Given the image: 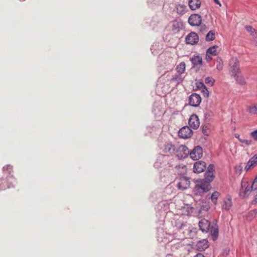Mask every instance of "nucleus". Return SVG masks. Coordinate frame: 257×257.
Segmentation results:
<instances>
[{
    "mask_svg": "<svg viewBox=\"0 0 257 257\" xmlns=\"http://www.w3.org/2000/svg\"><path fill=\"white\" fill-rule=\"evenodd\" d=\"M257 182V176H256L252 182H248L242 181L241 184V188L239 191V196L244 198L249 196L251 192H253L256 189L255 183Z\"/></svg>",
    "mask_w": 257,
    "mask_h": 257,
    "instance_id": "nucleus-1",
    "label": "nucleus"
},
{
    "mask_svg": "<svg viewBox=\"0 0 257 257\" xmlns=\"http://www.w3.org/2000/svg\"><path fill=\"white\" fill-rule=\"evenodd\" d=\"M210 185L208 182L204 180H197L196 181L195 185L193 189L194 193L197 195H201L204 192H206L210 190Z\"/></svg>",
    "mask_w": 257,
    "mask_h": 257,
    "instance_id": "nucleus-2",
    "label": "nucleus"
},
{
    "mask_svg": "<svg viewBox=\"0 0 257 257\" xmlns=\"http://www.w3.org/2000/svg\"><path fill=\"white\" fill-rule=\"evenodd\" d=\"M230 74L232 76H237V74L240 73L239 61L235 57L232 58L229 61Z\"/></svg>",
    "mask_w": 257,
    "mask_h": 257,
    "instance_id": "nucleus-3",
    "label": "nucleus"
},
{
    "mask_svg": "<svg viewBox=\"0 0 257 257\" xmlns=\"http://www.w3.org/2000/svg\"><path fill=\"white\" fill-rule=\"evenodd\" d=\"M190 158L194 160H198L200 159L203 155V151L201 147L197 146L189 152Z\"/></svg>",
    "mask_w": 257,
    "mask_h": 257,
    "instance_id": "nucleus-4",
    "label": "nucleus"
},
{
    "mask_svg": "<svg viewBox=\"0 0 257 257\" xmlns=\"http://www.w3.org/2000/svg\"><path fill=\"white\" fill-rule=\"evenodd\" d=\"M177 156L180 159L186 158L189 154V150L185 145H180L177 149Z\"/></svg>",
    "mask_w": 257,
    "mask_h": 257,
    "instance_id": "nucleus-5",
    "label": "nucleus"
},
{
    "mask_svg": "<svg viewBox=\"0 0 257 257\" xmlns=\"http://www.w3.org/2000/svg\"><path fill=\"white\" fill-rule=\"evenodd\" d=\"M192 135V131L189 126H185L182 127L178 132V136L182 139H188Z\"/></svg>",
    "mask_w": 257,
    "mask_h": 257,
    "instance_id": "nucleus-6",
    "label": "nucleus"
},
{
    "mask_svg": "<svg viewBox=\"0 0 257 257\" xmlns=\"http://www.w3.org/2000/svg\"><path fill=\"white\" fill-rule=\"evenodd\" d=\"M188 124L189 127H191L193 129H197L200 125V121L198 116L195 114H192L189 118Z\"/></svg>",
    "mask_w": 257,
    "mask_h": 257,
    "instance_id": "nucleus-7",
    "label": "nucleus"
},
{
    "mask_svg": "<svg viewBox=\"0 0 257 257\" xmlns=\"http://www.w3.org/2000/svg\"><path fill=\"white\" fill-rule=\"evenodd\" d=\"M201 21V17L198 14L191 15L188 19L189 24L192 26H197L200 25Z\"/></svg>",
    "mask_w": 257,
    "mask_h": 257,
    "instance_id": "nucleus-8",
    "label": "nucleus"
},
{
    "mask_svg": "<svg viewBox=\"0 0 257 257\" xmlns=\"http://www.w3.org/2000/svg\"><path fill=\"white\" fill-rule=\"evenodd\" d=\"M201 101V98L199 95L193 93L189 98V103L190 105L194 107L198 106Z\"/></svg>",
    "mask_w": 257,
    "mask_h": 257,
    "instance_id": "nucleus-9",
    "label": "nucleus"
},
{
    "mask_svg": "<svg viewBox=\"0 0 257 257\" xmlns=\"http://www.w3.org/2000/svg\"><path fill=\"white\" fill-rule=\"evenodd\" d=\"M199 41L198 35L195 32H191L186 37V42L188 44L194 45Z\"/></svg>",
    "mask_w": 257,
    "mask_h": 257,
    "instance_id": "nucleus-10",
    "label": "nucleus"
},
{
    "mask_svg": "<svg viewBox=\"0 0 257 257\" xmlns=\"http://www.w3.org/2000/svg\"><path fill=\"white\" fill-rule=\"evenodd\" d=\"M206 167V163L204 161H197L194 164L193 172L196 173H201L205 170Z\"/></svg>",
    "mask_w": 257,
    "mask_h": 257,
    "instance_id": "nucleus-11",
    "label": "nucleus"
},
{
    "mask_svg": "<svg viewBox=\"0 0 257 257\" xmlns=\"http://www.w3.org/2000/svg\"><path fill=\"white\" fill-rule=\"evenodd\" d=\"M257 164V155H254L247 163L244 170L248 171L249 170L253 168Z\"/></svg>",
    "mask_w": 257,
    "mask_h": 257,
    "instance_id": "nucleus-12",
    "label": "nucleus"
},
{
    "mask_svg": "<svg viewBox=\"0 0 257 257\" xmlns=\"http://www.w3.org/2000/svg\"><path fill=\"white\" fill-rule=\"evenodd\" d=\"M210 225V222L205 219H202L199 222L200 229L203 232H207L209 229Z\"/></svg>",
    "mask_w": 257,
    "mask_h": 257,
    "instance_id": "nucleus-13",
    "label": "nucleus"
},
{
    "mask_svg": "<svg viewBox=\"0 0 257 257\" xmlns=\"http://www.w3.org/2000/svg\"><path fill=\"white\" fill-rule=\"evenodd\" d=\"M190 186V181L186 178H183L178 184V188L180 190H184L187 189Z\"/></svg>",
    "mask_w": 257,
    "mask_h": 257,
    "instance_id": "nucleus-14",
    "label": "nucleus"
},
{
    "mask_svg": "<svg viewBox=\"0 0 257 257\" xmlns=\"http://www.w3.org/2000/svg\"><path fill=\"white\" fill-rule=\"evenodd\" d=\"M190 61L192 62L193 66H201L202 65V58L199 55H194L191 59Z\"/></svg>",
    "mask_w": 257,
    "mask_h": 257,
    "instance_id": "nucleus-15",
    "label": "nucleus"
},
{
    "mask_svg": "<svg viewBox=\"0 0 257 257\" xmlns=\"http://www.w3.org/2000/svg\"><path fill=\"white\" fill-rule=\"evenodd\" d=\"M182 27L183 24L182 22L175 21L172 23V30L174 33H176L179 32L182 29Z\"/></svg>",
    "mask_w": 257,
    "mask_h": 257,
    "instance_id": "nucleus-16",
    "label": "nucleus"
},
{
    "mask_svg": "<svg viewBox=\"0 0 257 257\" xmlns=\"http://www.w3.org/2000/svg\"><path fill=\"white\" fill-rule=\"evenodd\" d=\"M201 6L200 0H190L189 2V6L192 10H196L199 9Z\"/></svg>",
    "mask_w": 257,
    "mask_h": 257,
    "instance_id": "nucleus-17",
    "label": "nucleus"
},
{
    "mask_svg": "<svg viewBox=\"0 0 257 257\" xmlns=\"http://www.w3.org/2000/svg\"><path fill=\"white\" fill-rule=\"evenodd\" d=\"M209 246L208 241L203 239L198 242L197 244V249L200 251H202L208 248Z\"/></svg>",
    "mask_w": 257,
    "mask_h": 257,
    "instance_id": "nucleus-18",
    "label": "nucleus"
},
{
    "mask_svg": "<svg viewBox=\"0 0 257 257\" xmlns=\"http://www.w3.org/2000/svg\"><path fill=\"white\" fill-rule=\"evenodd\" d=\"M232 206V201L230 198H228L225 199L222 206V209L228 210Z\"/></svg>",
    "mask_w": 257,
    "mask_h": 257,
    "instance_id": "nucleus-19",
    "label": "nucleus"
},
{
    "mask_svg": "<svg viewBox=\"0 0 257 257\" xmlns=\"http://www.w3.org/2000/svg\"><path fill=\"white\" fill-rule=\"evenodd\" d=\"M187 7L184 5H177L176 6V12L177 14L182 15L185 14Z\"/></svg>",
    "mask_w": 257,
    "mask_h": 257,
    "instance_id": "nucleus-20",
    "label": "nucleus"
},
{
    "mask_svg": "<svg viewBox=\"0 0 257 257\" xmlns=\"http://www.w3.org/2000/svg\"><path fill=\"white\" fill-rule=\"evenodd\" d=\"M218 47L216 45L209 48L206 52L212 56H216L218 54Z\"/></svg>",
    "mask_w": 257,
    "mask_h": 257,
    "instance_id": "nucleus-21",
    "label": "nucleus"
},
{
    "mask_svg": "<svg viewBox=\"0 0 257 257\" xmlns=\"http://www.w3.org/2000/svg\"><path fill=\"white\" fill-rule=\"evenodd\" d=\"M214 178V176L213 173L207 171L205 174L204 179L203 180L207 182H208V183L210 184V183L213 181Z\"/></svg>",
    "mask_w": 257,
    "mask_h": 257,
    "instance_id": "nucleus-22",
    "label": "nucleus"
},
{
    "mask_svg": "<svg viewBox=\"0 0 257 257\" xmlns=\"http://www.w3.org/2000/svg\"><path fill=\"white\" fill-rule=\"evenodd\" d=\"M186 68V65L185 62H182L179 65H177L176 67V70L177 73L180 75L183 74L185 71Z\"/></svg>",
    "mask_w": 257,
    "mask_h": 257,
    "instance_id": "nucleus-23",
    "label": "nucleus"
},
{
    "mask_svg": "<svg viewBox=\"0 0 257 257\" xmlns=\"http://www.w3.org/2000/svg\"><path fill=\"white\" fill-rule=\"evenodd\" d=\"M220 195V193L217 191H215L212 194L210 199L215 205L217 204L218 198Z\"/></svg>",
    "mask_w": 257,
    "mask_h": 257,
    "instance_id": "nucleus-24",
    "label": "nucleus"
},
{
    "mask_svg": "<svg viewBox=\"0 0 257 257\" xmlns=\"http://www.w3.org/2000/svg\"><path fill=\"white\" fill-rule=\"evenodd\" d=\"M215 38V31L213 30L209 31L206 36V40L207 41H213Z\"/></svg>",
    "mask_w": 257,
    "mask_h": 257,
    "instance_id": "nucleus-25",
    "label": "nucleus"
},
{
    "mask_svg": "<svg viewBox=\"0 0 257 257\" xmlns=\"http://www.w3.org/2000/svg\"><path fill=\"white\" fill-rule=\"evenodd\" d=\"M175 150L174 146L171 144H167L165 145L164 148V152L165 153H171Z\"/></svg>",
    "mask_w": 257,
    "mask_h": 257,
    "instance_id": "nucleus-26",
    "label": "nucleus"
},
{
    "mask_svg": "<svg viewBox=\"0 0 257 257\" xmlns=\"http://www.w3.org/2000/svg\"><path fill=\"white\" fill-rule=\"evenodd\" d=\"M232 76L235 78V80L238 83H239L240 84H243L245 83L244 80L243 78L242 77V76L241 75H240V73L237 74V76Z\"/></svg>",
    "mask_w": 257,
    "mask_h": 257,
    "instance_id": "nucleus-27",
    "label": "nucleus"
},
{
    "mask_svg": "<svg viewBox=\"0 0 257 257\" xmlns=\"http://www.w3.org/2000/svg\"><path fill=\"white\" fill-rule=\"evenodd\" d=\"M256 211L255 210H252L248 213L247 219L249 220H251L252 218L256 216Z\"/></svg>",
    "mask_w": 257,
    "mask_h": 257,
    "instance_id": "nucleus-28",
    "label": "nucleus"
},
{
    "mask_svg": "<svg viewBox=\"0 0 257 257\" xmlns=\"http://www.w3.org/2000/svg\"><path fill=\"white\" fill-rule=\"evenodd\" d=\"M205 82L206 84L212 86L215 82V80L211 77H208L205 78Z\"/></svg>",
    "mask_w": 257,
    "mask_h": 257,
    "instance_id": "nucleus-29",
    "label": "nucleus"
},
{
    "mask_svg": "<svg viewBox=\"0 0 257 257\" xmlns=\"http://www.w3.org/2000/svg\"><path fill=\"white\" fill-rule=\"evenodd\" d=\"M217 64L216 65V68L217 70L220 71L223 69V64L221 59H217Z\"/></svg>",
    "mask_w": 257,
    "mask_h": 257,
    "instance_id": "nucleus-30",
    "label": "nucleus"
},
{
    "mask_svg": "<svg viewBox=\"0 0 257 257\" xmlns=\"http://www.w3.org/2000/svg\"><path fill=\"white\" fill-rule=\"evenodd\" d=\"M247 111L250 113L255 114L257 112V108L255 105L249 106L247 108Z\"/></svg>",
    "mask_w": 257,
    "mask_h": 257,
    "instance_id": "nucleus-31",
    "label": "nucleus"
},
{
    "mask_svg": "<svg viewBox=\"0 0 257 257\" xmlns=\"http://www.w3.org/2000/svg\"><path fill=\"white\" fill-rule=\"evenodd\" d=\"M245 29L246 31L250 34L252 36H254V35L253 34L254 33H255V30L253 28H252L250 26H245Z\"/></svg>",
    "mask_w": 257,
    "mask_h": 257,
    "instance_id": "nucleus-32",
    "label": "nucleus"
},
{
    "mask_svg": "<svg viewBox=\"0 0 257 257\" xmlns=\"http://www.w3.org/2000/svg\"><path fill=\"white\" fill-rule=\"evenodd\" d=\"M196 87L199 89H203L204 88H205V86L204 84L202 82L198 81L196 83Z\"/></svg>",
    "mask_w": 257,
    "mask_h": 257,
    "instance_id": "nucleus-33",
    "label": "nucleus"
},
{
    "mask_svg": "<svg viewBox=\"0 0 257 257\" xmlns=\"http://www.w3.org/2000/svg\"><path fill=\"white\" fill-rule=\"evenodd\" d=\"M239 141L240 143H244L247 146L250 145L252 143V142L251 140H248L239 139Z\"/></svg>",
    "mask_w": 257,
    "mask_h": 257,
    "instance_id": "nucleus-34",
    "label": "nucleus"
},
{
    "mask_svg": "<svg viewBox=\"0 0 257 257\" xmlns=\"http://www.w3.org/2000/svg\"><path fill=\"white\" fill-rule=\"evenodd\" d=\"M242 167L241 165H238L235 167V171L236 174H240L242 171Z\"/></svg>",
    "mask_w": 257,
    "mask_h": 257,
    "instance_id": "nucleus-35",
    "label": "nucleus"
},
{
    "mask_svg": "<svg viewBox=\"0 0 257 257\" xmlns=\"http://www.w3.org/2000/svg\"><path fill=\"white\" fill-rule=\"evenodd\" d=\"M207 27L205 25H200L199 27L200 32L203 33L207 31Z\"/></svg>",
    "mask_w": 257,
    "mask_h": 257,
    "instance_id": "nucleus-36",
    "label": "nucleus"
},
{
    "mask_svg": "<svg viewBox=\"0 0 257 257\" xmlns=\"http://www.w3.org/2000/svg\"><path fill=\"white\" fill-rule=\"evenodd\" d=\"M250 135L255 141H257V130H254L251 132Z\"/></svg>",
    "mask_w": 257,
    "mask_h": 257,
    "instance_id": "nucleus-37",
    "label": "nucleus"
},
{
    "mask_svg": "<svg viewBox=\"0 0 257 257\" xmlns=\"http://www.w3.org/2000/svg\"><path fill=\"white\" fill-rule=\"evenodd\" d=\"M212 55H211L209 53H207V52H206L205 59L207 62H210L212 60Z\"/></svg>",
    "mask_w": 257,
    "mask_h": 257,
    "instance_id": "nucleus-38",
    "label": "nucleus"
},
{
    "mask_svg": "<svg viewBox=\"0 0 257 257\" xmlns=\"http://www.w3.org/2000/svg\"><path fill=\"white\" fill-rule=\"evenodd\" d=\"M207 171H210L213 173V172L214 171V166L212 164L209 165L208 167Z\"/></svg>",
    "mask_w": 257,
    "mask_h": 257,
    "instance_id": "nucleus-39",
    "label": "nucleus"
},
{
    "mask_svg": "<svg viewBox=\"0 0 257 257\" xmlns=\"http://www.w3.org/2000/svg\"><path fill=\"white\" fill-rule=\"evenodd\" d=\"M202 91L204 93V95L206 96V97H208L209 96V91L206 89V87H205V88H204L202 89Z\"/></svg>",
    "mask_w": 257,
    "mask_h": 257,
    "instance_id": "nucleus-40",
    "label": "nucleus"
},
{
    "mask_svg": "<svg viewBox=\"0 0 257 257\" xmlns=\"http://www.w3.org/2000/svg\"><path fill=\"white\" fill-rule=\"evenodd\" d=\"M218 229L217 228H214L213 232V235L216 237L217 236V235H218Z\"/></svg>",
    "mask_w": 257,
    "mask_h": 257,
    "instance_id": "nucleus-41",
    "label": "nucleus"
},
{
    "mask_svg": "<svg viewBox=\"0 0 257 257\" xmlns=\"http://www.w3.org/2000/svg\"><path fill=\"white\" fill-rule=\"evenodd\" d=\"M194 257H204V256L203 254L199 253L197 254Z\"/></svg>",
    "mask_w": 257,
    "mask_h": 257,
    "instance_id": "nucleus-42",
    "label": "nucleus"
},
{
    "mask_svg": "<svg viewBox=\"0 0 257 257\" xmlns=\"http://www.w3.org/2000/svg\"><path fill=\"white\" fill-rule=\"evenodd\" d=\"M256 199H257V198H256V196H255V197H254V199H253V200H252V202H251V204H256Z\"/></svg>",
    "mask_w": 257,
    "mask_h": 257,
    "instance_id": "nucleus-43",
    "label": "nucleus"
},
{
    "mask_svg": "<svg viewBox=\"0 0 257 257\" xmlns=\"http://www.w3.org/2000/svg\"><path fill=\"white\" fill-rule=\"evenodd\" d=\"M214 1L216 4L219 5L220 6H221V4L220 3L218 0H214Z\"/></svg>",
    "mask_w": 257,
    "mask_h": 257,
    "instance_id": "nucleus-44",
    "label": "nucleus"
},
{
    "mask_svg": "<svg viewBox=\"0 0 257 257\" xmlns=\"http://www.w3.org/2000/svg\"><path fill=\"white\" fill-rule=\"evenodd\" d=\"M239 137H240L239 135H238L237 134H235V137L236 138H237L238 140H239V139H240Z\"/></svg>",
    "mask_w": 257,
    "mask_h": 257,
    "instance_id": "nucleus-45",
    "label": "nucleus"
}]
</instances>
